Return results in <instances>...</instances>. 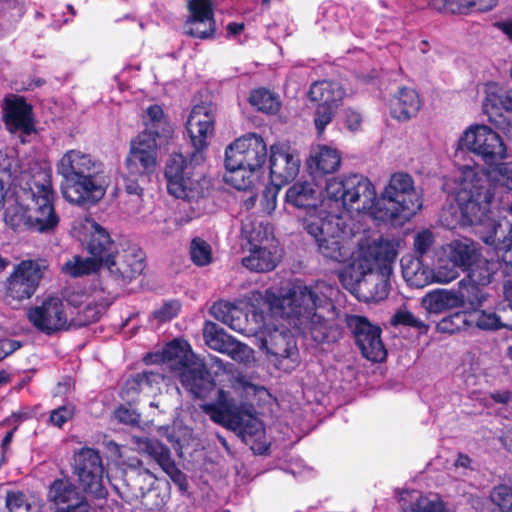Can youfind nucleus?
I'll use <instances>...</instances> for the list:
<instances>
[{
	"label": "nucleus",
	"instance_id": "nucleus-50",
	"mask_svg": "<svg viewBox=\"0 0 512 512\" xmlns=\"http://www.w3.org/2000/svg\"><path fill=\"white\" fill-rule=\"evenodd\" d=\"M190 256L197 266H206L212 261L211 246L201 238H194L190 244Z\"/></svg>",
	"mask_w": 512,
	"mask_h": 512
},
{
	"label": "nucleus",
	"instance_id": "nucleus-46",
	"mask_svg": "<svg viewBox=\"0 0 512 512\" xmlns=\"http://www.w3.org/2000/svg\"><path fill=\"white\" fill-rule=\"evenodd\" d=\"M459 275V268L450 261L449 257L445 255V252L441 250L437 264L434 269L431 270V281L439 284H448L456 280Z\"/></svg>",
	"mask_w": 512,
	"mask_h": 512
},
{
	"label": "nucleus",
	"instance_id": "nucleus-26",
	"mask_svg": "<svg viewBox=\"0 0 512 512\" xmlns=\"http://www.w3.org/2000/svg\"><path fill=\"white\" fill-rule=\"evenodd\" d=\"M116 280L123 283L130 282L144 270V257L141 250L129 248L122 254L115 255L104 264Z\"/></svg>",
	"mask_w": 512,
	"mask_h": 512
},
{
	"label": "nucleus",
	"instance_id": "nucleus-45",
	"mask_svg": "<svg viewBox=\"0 0 512 512\" xmlns=\"http://www.w3.org/2000/svg\"><path fill=\"white\" fill-rule=\"evenodd\" d=\"M402 274L405 281L412 287L422 288L433 283L431 271L423 267L419 259H413L407 264H403Z\"/></svg>",
	"mask_w": 512,
	"mask_h": 512
},
{
	"label": "nucleus",
	"instance_id": "nucleus-5",
	"mask_svg": "<svg viewBox=\"0 0 512 512\" xmlns=\"http://www.w3.org/2000/svg\"><path fill=\"white\" fill-rule=\"evenodd\" d=\"M101 164L90 154L79 149L66 151L56 169L64 179L62 194L65 200L79 206H91L106 193V182Z\"/></svg>",
	"mask_w": 512,
	"mask_h": 512
},
{
	"label": "nucleus",
	"instance_id": "nucleus-54",
	"mask_svg": "<svg viewBox=\"0 0 512 512\" xmlns=\"http://www.w3.org/2000/svg\"><path fill=\"white\" fill-rule=\"evenodd\" d=\"M338 109L317 105L314 112V125L319 135L331 123Z\"/></svg>",
	"mask_w": 512,
	"mask_h": 512
},
{
	"label": "nucleus",
	"instance_id": "nucleus-43",
	"mask_svg": "<svg viewBox=\"0 0 512 512\" xmlns=\"http://www.w3.org/2000/svg\"><path fill=\"white\" fill-rule=\"evenodd\" d=\"M279 185L267 186L258 197L256 195H250L244 200V206L246 209H252L259 203V212L265 215H270L277 206V195L279 192Z\"/></svg>",
	"mask_w": 512,
	"mask_h": 512
},
{
	"label": "nucleus",
	"instance_id": "nucleus-56",
	"mask_svg": "<svg viewBox=\"0 0 512 512\" xmlns=\"http://www.w3.org/2000/svg\"><path fill=\"white\" fill-rule=\"evenodd\" d=\"M105 311V306L102 304H88L81 312V318L78 319L77 325H88L93 323L101 317Z\"/></svg>",
	"mask_w": 512,
	"mask_h": 512
},
{
	"label": "nucleus",
	"instance_id": "nucleus-32",
	"mask_svg": "<svg viewBox=\"0 0 512 512\" xmlns=\"http://www.w3.org/2000/svg\"><path fill=\"white\" fill-rule=\"evenodd\" d=\"M320 192L313 182L298 181L286 191V202L299 209H306L307 214L321 209Z\"/></svg>",
	"mask_w": 512,
	"mask_h": 512
},
{
	"label": "nucleus",
	"instance_id": "nucleus-31",
	"mask_svg": "<svg viewBox=\"0 0 512 512\" xmlns=\"http://www.w3.org/2000/svg\"><path fill=\"white\" fill-rule=\"evenodd\" d=\"M279 262L276 242L250 246L249 254L242 259L244 267L255 272L273 270Z\"/></svg>",
	"mask_w": 512,
	"mask_h": 512
},
{
	"label": "nucleus",
	"instance_id": "nucleus-29",
	"mask_svg": "<svg viewBox=\"0 0 512 512\" xmlns=\"http://www.w3.org/2000/svg\"><path fill=\"white\" fill-rule=\"evenodd\" d=\"M483 305H466V310L455 313L449 319L442 321L443 329L448 328V324L456 321L462 322L468 327H477L481 330H497L506 325L502 322L501 317L493 311L481 310Z\"/></svg>",
	"mask_w": 512,
	"mask_h": 512
},
{
	"label": "nucleus",
	"instance_id": "nucleus-10",
	"mask_svg": "<svg viewBox=\"0 0 512 512\" xmlns=\"http://www.w3.org/2000/svg\"><path fill=\"white\" fill-rule=\"evenodd\" d=\"M165 177L168 192L176 198L189 202L204 196L206 181L195 175L190 162L182 154H172L166 164Z\"/></svg>",
	"mask_w": 512,
	"mask_h": 512
},
{
	"label": "nucleus",
	"instance_id": "nucleus-39",
	"mask_svg": "<svg viewBox=\"0 0 512 512\" xmlns=\"http://www.w3.org/2000/svg\"><path fill=\"white\" fill-rule=\"evenodd\" d=\"M103 264L94 257L73 255L61 266V272L69 277L78 278L88 276L99 271Z\"/></svg>",
	"mask_w": 512,
	"mask_h": 512
},
{
	"label": "nucleus",
	"instance_id": "nucleus-48",
	"mask_svg": "<svg viewBox=\"0 0 512 512\" xmlns=\"http://www.w3.org/2000/svg\"><path fill=\"white\" fill-rule=\"evenodd\" d=\"M250 103L259 111L266 113H275L278 111L280 103L278 98L268 90L258 89L251 93Z\"/></svg>",
	"mask_w": 512,
	"mask_h": 512
},
{
	"label": "nucleus",
	"instance_id": "nucleus-33",
	"mask_svg": "<svg viewBox=\"0 0 512 512\" xmlns=\"http://www.w3.org/2000/svg\"><path fill=\"white\" fill-rule=\"evenodd\" d=\"M4 121L8 130H21L29 134L33 130L31 107L22 98H8L4 108Z\"/></svg>",
	"mask_w": 512,
	"mask_h": 512
},
{
	"label": "nucleus",
	"instance_id": "nucleus-12",
	"mask_svg": "<svg viewBox=\"0 0 512 512\" xmlns=\"http://www.w3.org/2000/svg\"><path fill=\"white\" fill-rule=\"evenodd\" d=\"M259 348L264 351L276 367L292 370L298 359L297 347L294 338L286 330L265 327L255 335Z\"/></svg>",
	"mask_w": 512,
	"mask_h": 512
},
{
	"label": "nucleus",
	"instance_id": "nucleus-58",
	"mask_svg": "<svg viewBox=\"0 0 512 512\" xmlns=\"http://www.w3.org/2000/svg\"><path fill=\"white\" fill-rule=\"evenodd\" d=\"M179 310L180 304L178 302H167L153 312V318L157 319L159 322H166L174 318Z\"/></svg>",
	"mask_w": 512,
	"mask_h": 512
},
{
	"label": "nucleus",
	"instance_id": "nucleus-62",
	"mask_svg": "<svg viewBox=\"0 0 512 512\" xmlns=\"http://www.w3.org/2000/svg\"><path fill=\"white\" fill-rule=\"evenodd\" d=\"M138 381L139 380L137 375L133 376L132 378L126 381L123 388V393L128 400H133L135 396L142 393L141 390H139Z\"/></svg>",
	"mask_w": 512,
	"mask_h": 512
},
{
	"label": "nucleus",
	"instance_id": "nucleus-7",
	"mask_svg": "<svg viewBox=\"0 0 512 512\" xmlns=\"http://www.w3.org/2000/svg\"><path fill=\"white\" fill-rule=\"evenodd\" d=\"M345 210L355 211L352 207L336 206L325 190L321 209L306 214L303 219L304 229L315 240L319 252L337 262H344L350 253L349 231L342 215Z\"/></svg>",
	"mask_w": 512,
	"mask_h": 512
},
{
	"label": "nucleus",
	"instance_id": "nucleus-63",
	"mask_svg": "<svg viewBox=\"0 0 512 512\" xmlns=\"http://www.w3.org/2000/svg\"><path fill=\"white\" fill-rule=\"evenodd\" d=\"M497 0H470L469 12H485L493 9Z\"/></svg>",
	"mask_w": 512,
	"mask_h": 512
},
{
	"label": "nucleus",
	"instance_id": "nucleus-52",
	"mask_svg": "<svg viewBox=\"0 0 512 512\" xmlns=\"http://www.w3.org/2000/svg\"><path fill=\"white\" fill-rule=\"evenodd\" d=\"M391 323L394 325H405L419 330L427 331L428 326L417 318L406 307L399 308L392 317Z\"/></svg>",
	"mask_w": 512,
	"mask_h": 512
},
{
	"label": "nucleus",
	"instance_id": "nucleus-18",
	"mask_svg": "<svg viewBox=\"0 0 512 512\" xmlns=\"http://www.w3.org/2000/svg\"><path fill=\"white\" fill-rule=\"evenodd\" d=\"M266 157L267 148L263 138L256 134H249L227 147L225 166L245 165L257 170L265 163Z\"/></svg>",
	"mask_w": 512,
	"mask_h": 512
},
{
	"label": "nucleus",
	"instance_id": "nucleus-59",
	"mask_svg": "<svg viewBox=\"0 0 512 512\" xmlns=\"http://www.w3.org/2000/svg\"><path fill=\"white\" fill-rule=\"evenodd\" d=\"M74 415V407L72 405H64L50 414V423L54 426L61 427L64 423L69 421Z\"/></svg>",
	"mask_w": 512,
	"mask_h": 512
},
{
	"label": "nucleus",
	"instance_id": "nucleus-11",
	"mask_svg": "<svg viewBox=\"0 0 512 512\" xmlns=\"http://www.w3.org/2000/svg\"><path fill=\"white\" fill-rule=\"evenodd\" d=\"M459 146L492 165L507 157V148L501 136L486 125H471L459 138Z\"/></svg>",
	"mask_w": 512,
	"mask_h": 512
},
{
	"label": "nucleus",
	"instance_id": "nucleus-36",
	"mask_svg": "<svg viewBox=\"0 0 512 512\" xmlns=\"http://www.w3.org/2000/svg\"><path fill=\"white\" fill-rule=\"evenodd\" d=\"M420 109V99L414 89L403 87L390 101V114L399 121L414 117Z\"/></svg>",
	"mask_w": 512,
	"mask_h": 512
},
{
	"label": "nucleus",
	"instance_id": "nucleus-19",
	"mask_svg": "<svg viewBox=\"0 0 512 512\" xmlns=\"http://www.w3.org/2000/svg\"><path fill=\"white\" fill-rule=\"evenodd\" d=\"M482 111L488 120L501 129L512 128V89L505 91L495 83L483 86Z\"/></svg>",
	"mask_w": 512,
	"mask_h": 512
},
{
	"label": "nucleus",
	"instance_id": "nucleus-21",
	"mask_svg": "<svg viewBox=\"0 0 512 512\" xmlns=\"http://www.w3.org/2000/svg\"><path fill=\"white\" fill-rule=\"evenodd\" d=\"M153 132H142L132 142L126 165L132 174H146L157 167L158 140Z\"/></svg>",
	"mask_w": 512,
	"mask_h": 512
},
{
	"label": "nucleus",
	"instance_id": "nucleus-53",
	"mask_svg": "<svg viewBox=\"0 0 512 512\" xmlns=\"http://www.w3.org/2000/svg\"><path fill=\"white\" fill-rule=\"evenodd\" d=\"M491 499L501 512H512V491L509 487L504 485L496 487L491 493Z\"/></svg>",
	"mask_w": 512,
	"mask_h": 512
},
{
	"label": "nucleus",
	"instance_id": "nucleus-27",
	"mask_svg": "<svg viewBox=\"0 0 512 512\" xmlns=\"http://www.w3.org/2000/svg\"><path fill=\"white\" fill-rule=\"evenodd\" d=\"M190 16L185 24V31L191 36L209 38L215 32L211 0H190Z\"/></svg>",
	"mask_w": 512,
	"mask_h": 512
},
{
	"label": "nucleus",
	"instance_id": "nucleus-24",
	"mask_svg": "<svg viewBox=\"0 0 512 512\" xmlns=\"http://www.w3.org/2000/svg\"><path fill=\"white\" fill-rule=\"evenodd\" d=\"M298 154L286 144L271 146L270 175L276 185H283L293 180L299 172Z\"/></svg>",
	"mask_w": 512,
	"mask_h": 512
},
{
	"label": "nucleus",
	"instance_id": "nucleus-28",
	"mask_svg": "<svg viewBox=\"0 0 512 512\" xmlns=\"http://www.w3.org/2000/svg\"><path fill=\"white\" fill-rule=\"evenodd\" d=\"M187 130L194 147L197 150L204 148L214 132L212 108L206 104L194 106L187 120Z\"/></svg>",
	"mask_w": 512,
	"mask_h": 512
},
{
	"label": "nucleus",
	"instance_id": "nucleus-9",
	"mask_svg": "<svg viewBox=\"0 0 512 512\" xmlns=\"http://www.w3.org/2000/svg\"><path fill=\"white\" fill-rule=\"evenodd\" d=\"M201 409L213 422L238 432L245 442H249L251 437L260 439L264 433L262 422L256 417L253 406L237 405L224 390L218 391L214 403L203 404Z\"/></svg>",
	"mask_w": 512,
	"mask_h": 512
},
{
	"label": "nucleus",
	"instance_id": "nucleus-34",
	"mask_svg": "<svg viewBox=\"0 0 512 512\" xmlns=\"http://www.w3.org/2000/svg\"><path fill=\"white\" fill-rule=\"evenodd\" d=\"M346 96L341 84L333 81L314 82L309 89L308 97L319 106L338 109Z\"/></svg>",
	"mask_w": 512,
	"mask_h": 512
},
{
	"label": "nucleus",
	"instance_id": "nucleus-51",
	"mask_svg": "<svg viewBox=\"0 0 512 512\" xmlns=\"http://www.w3.org/2000/svg\"><path fill=\"white\" fill-rule=\"evenodd\" d=\"M233 360L248 365L254 362V351L248 345L243 344L233 338L225 353Z\"/></svg>",
	"mask_w": 512,
	"mask_h": 512
},
{
	"label": "nucleus",
	"instance_id": "nucleus-20",
	"mask_svg": "<svg viewBox=\"0 0 512 512\" xmlns=\"http://www.w3.org/2000/svg\"><path fill=\"white\" fill-rule=\"evenodd\" d=\"M28 319L41 332L51 335L69 327V318L61 298L49 296L29 309Z\"/></svg>",
	"mask_w": 512,
	"mask_h": 512
},
{
	"label": "nucleus",
	"instance_id": "nucleus-49",
	"mask_svg": "<svg viewBox=\"0 0 512 512\" xmlns=\"http://www.w3.org/2000/svg\"><path fill=\"white\" fill-rule=\"evenodd\" d=\"M163 368H157L156 370L144 371L137 374L139 390L146 395L155 394L160 390V384L164 380L162 374Z\"/></svg>",
	"mask_w": 512,
	"mask_h": 512
},
{
	"label": "nucleus",
	"instance_id": "nucleus-42",
	"mask_svg": "<svg viewBox=\"0 0 512 512\" xmlns=\"http://www.w3.org/2000/svg\"><path fill=\"white\" fill-rule=\"evenodd\" d=\"M255 169L245 165L235 167L226 166L224 180L227 184L238 190H247L251 188L256 180Z\"/></svg>",
	"mask_w": 512,
	"mask_h": 512
},
{
	"label": "nucleus",
	"instance_id": "nucleus-40",
	"mask_svg": "<svg viewBox=\"0 0 512 512\" xmlns=\"http://www.w3.org/2000/svg\"><path fill=\"white\" fill-rule=\"evenodd\" d=\"M143 120L146 127L144 132L151 131L158 138H169L173 132L159 105H150L145 111Z\"/></svg>",
	"mask_w": 512,
	"mask_h": 512
},
{
	"label": "nucleus",
	"instance_id": "nucleus-13",
	"mask_svg": "<svg viewBox=\"0 0 512 512\" xmlns=\"http://www.w3.org/2000/svg\"><path fill=\"white\" fill-rule=\"evenodd\" d=\"M73 473L79 486L97 498L106 495L104 466L99 452L92 448H82L73 456Z\"/></svg>",
	"mask_w": 512,
	"mask_h": 512
},
{
	"label": "nucleus",
	"instance_id": "nucleus-61",
	"mask_svg": "<svg viewBox=\"0 0 512 512\" xmlns=\"http://www.w3.org/2000/svg\"><path fill=\"white\" fill-rule=\"evenodd\" d=\"M115 418L124 424H136L139 421V414H137L134 410L128 409L126 407H119L115 413Z\"/></svg>",
	"mask_w": 512,
	"mask_h": 512
},
{
	"label": "nucleus",
	"instance_id": "nucleus-55",
	"mask_svg": "<svg viewBox=\"0 0 512 512\" xmlns=\"http://www.w3.org/2000/svg\"><path fill=\"white\" fill-rule=\"evenodd\" d=\"M6 507L9 512H30V504L20 491L7 492Z\"/></svg>",
	"mask_w": 512,
	"mask_h": 512
},
{
	"label": "nucleus",
	"instance_id": "nucleus-2",
	"mask_svg": "<svg viewBox=\"0 0 512 512\" xmlns=\"http://www.w3.org/2000/svg\"><path fill=\"white\" fill-rule=\"evenodd\" d=\"M4 221L13 229L52 232L60 218L54 207L51 171L34 163L20 172L19 189L15 199L5 208Z\"/></svg>",
	"mask_w": 512,
	"mask_h": 512
},
{
	"label": "nucleus",
	"instance_id": "nucleus-37",
	"mask_svg": "<svg viewBox=\"0 0 512 512\" xmlns=\"http://www.w3.org/2000/svg\"><path fill=\"white\" fill-rule=\"evenodd\" d=\"M442 250L450 261L463 271L467 270L480 253L477 245L468 239L452 241L443 246Z\"/></svg>",
	"mask_w": 512,
	"mask_h": 512
},
{
	"label": "nucleus",
	"instance_id": "nucleus-57",
	"mask_svg": "<svg viewBox=\"0 0 512 512\" xmlns=\"http://www.w3.org/2000/svg\"><path fill=\"white\" fill-rule=\"evenodd\" d=\"M434 235L430 230H422L414 237V250L419 255L426 254L434 244Z\"/></svg>",
	"mask_w": 512,
	"mask_h": 512
},
{
	"label": "nucleus",
	"instance_id": "nucleus-6",
	"mask_svg": "<svg viewBox=\"0 0 512 512\" xmlns=\"http://www.w3.org/2000/svg\"><path fill=\"white\" fill-rule=\"evenodd\" d=\"M397 257V244L390 240L361 243L352 255L351 268L354 279L369 292L374 301L387 298L389 278Z\"/></svg>",
	"mask_w": 512,
	"mask_h": 512
},
{
	"label": "nucleus",
	"instance_id": "nucleus-41",
	"mask_svg": "<svg viewBox=\"0 0 512 512\" xmlns=\"http://www.w3.org/2000/svg\"><path fill=\"white\" fill-rule=\"evenodd\" d=\"M241 232L250 246L276 242L267 225L250 217L242 221Z\"/></svg>",
	"mask_w": 512,
	"mask_h": 512
},
{
	"label": "nucleus",
	"instance_id": "nucleus-22",
	"mask_svg": "<svg viewBox=\"0 0 512 512\" xmlns=\"http://www.w3.org/2000/svg\"><path fill=\"white\" fill-rule=\"evenodd\" d=\"M497 270L498 263L484 258L480 252L477 259L465 271L466 277L459 281V288L463 289L471 297L475 294H481L483 298L480 300L479 305H483L488 298V294L481 290L480 287L490 284Z\"/></svg>",
	"mask_w": 512,
	"mask_h": 512
},
{
	"label": "nucleus",
	"instance_id": "nucleus-4",
	"mask_svg": "<svg viewBox=\"0 0 512 512\" xmlns=\"http://www.w3.org/2000/svg\"><path fill=\"white\" fill-rule=\"evenodd\" d=\"M338 293L337 288L324 282L308 287L300 283H290L279 293L268 289L265 293L270 310L282 317H295L300 324L319 323L324 319V311L333 309L332 298Z\"/></svg>",
	"mask_w": 512,
	"mask_h": 512
},
{
	"label": "nucleus",
	"instance_id": "nucleus-38",
	"mask_svg": "<svg viewBox=\"0 0 512 512\" xmlns=\"http://www.w3.org/2000/svg\"><path fill=\"white\" fill-rule=\"evenodd\" d=\"M211 314L236 332L244 333L246 331V314L229 302L214 304L211 308Z\"/></svg>",
	"mask_w": 512,
	"mask_h": 512
},
{
	"label": "nucleus",
	"instance_id": "nucleus-35",
	"mask_svg": "<svg viewBox=\"0 0 512 512\" xmlns=\"http://www.w3.org/2000/svg\"><path fill=\"white\" fill-rule=\"evenodd\" d=\"M340 164V152L336 148L327 145L313 147L307 159V166L311 173H333L339 169Z\"/></svg>",
	"mask_w": 512,
	"mask_h": 512
},
{
	"label": "nucleus",
	"instance_id": "nucleus-16",
	"mask_svg": "<svg viewBox=\"0 0 512 512\" xmlns=\"http://www.w3.org/2000/svg\"><path fill=\"white\" fill-rule=\"evenodd\" d=\"M74 236L86 247L88 253L104 264L116 251L115 243L109 233L93 219L84 218L73 225Z\"/></svg>",
	"mask_w": 512,
	"mask_h": 512
},
{
	"label": "nucleus",
	"instance_id": "nucleus-44",
	"mask_svg": "<svg viewBox=\"0 0 512 512\" xmlns=\"http://www.w3.org/2000/svg\"><path fill=\"white\" fill-rule=\"evenodd\" d=\"M79 493L75 485L68 479H57L49 487L48 500L55 505L67 504L78 500Z\"/></svg>",
	"mask_w": 512,
	"mask_h": 512
},
{
	"label": "nucleus",
	"instance_id": "nucleus-25",
	"mask_svg": "<svg viewBox=\"0 0 512 512\" xmlns=\"http://www.w3.org/2000/svg\"><path fill=\"white\" fill-rule=\"evenodd\" d=\"M23 171L12 149L0 150V208L13 203L19 189L20 172Z\"/></svg>",
	"mask_w": 512,
	"mask_h": 512
},
{
	"label": "nucleus",
	"instance_id": "nucleus-15",
	"mask_svg": "<svg viewBox=\"0 0 512 512\" xmlns=\"http://www.w3.org/2000/svg\"><path fill=\"white\" fill-rule=\"evenodd\" d=\"M477 233L485 244L495 248L506 272L512 273V204L500 213L498 221L486 222Z\"/></svg>",
	"mask_w": 512,
	"mask_h": 512
},
{
	"label": "nucleus",
	"instance_id": "nucleus-8",
	"mask_svg": "<svg viewBox=\"0 0 512 512\" xmlns=\"http://www.w3.org/2000/svg\"><path fill=\"white\" fill-rule=\"evenodd\" d=\"M156 361L169 368L182 385L195 397H204L212 387L204 363L195 356L190 345L184 340H174L166 345Z\"/></svg>",
	"mask_w": 512,
	"mask_h": 512
},
{
	"label": "nucleus",
	"instance_id": "nucleus-60",
	"mask_svg": "<svg viewBox=\"0 0 512 512\" xmlns=\"http://www.w3.org/2000/svg\"><path fill=\"white\" fill-rule=\"evenodd\" d=\"M343 120L348 130L356 132L361 127L363 117L359 111L347 108L343 112Z\"/></svg>",
	"mask_w": 512,
	"mask_h": 512
},
{
	"label": "nucleus",
	"instance_id": "nucleus-14",
	"mask_svg": "<svg viewBox=\"0 0 512 512\" xmlns=\"http://www.w3.org/2000/svg\"><path fill=\"white\" fill-rule=\"evenodd\" d=\"M44 260H23L13 270L6 284V296L15 301L31 298L47 270Z\"/></svg>",
	"mask_w": 512,
	"mask_h": 512
},
{
	"label": "nucleus",
	"instance_id": "nucleus-64",
	"mask_svg": "<svg viewBox=\"0 0 512 512\" xmlns=\"http://www.w3.org/2000/svg\"><path fill=\"white\" fill-rule=\"evenodd\" d=\"M20 348V343L10 339L0 340V361Z\"/></svg>",
	"mask_w": 512,
	"mask_h": 512
},
{
	"label": "nucleus",
	"instance_id": "nucleus-23",
	"mask_svg": "<svg viewBox=\"0 0 512 512\" xmlns=\"http://www.w3.org/2000/svg\"><path fill=\"white\" fill-rule=\"evenodd\" d=\"M481 294L469 296L463 289L457 291L436 289L427 293L421 300L422 306L429 313H442L449 309L466 308V305H479Z\"/></svg>",
	"mask_w": 512,
	"mask_h": 512
},
{
	"label": "nucleus",
	"instance_id": "nucleus-1",
	"mask_svg": "<svg viewBox=\"0 0 512 512\" xmlns=\"http://www.w3.org/2000/svg\"><path fill=\"white\" fill-rule=\"evenodd\" d=\"M326 191L336 206L369 211L376 219L396 225H403L422 208L421 195L412 177L403 172L391 176L379 200L373 183L360 174L330 178Z\"/></svg>",
	"mask_w": 512,
	"mask_h": 512
},
{
	"label": "nucleus",
	"instance_id": "nucleus-17",
	"mask_svg": "<svg viewBox=\"0 0 512 512\" xmlns=\"http://www.w3.org/2000/svg\"><path fill=\"white\" fill-rule=\"evenodd\" d=\"M346 323L354 334L356 344L366 359L372 362L385 360L387 350L381 339V329L378 326L358 315L347 316Z\"/></svg>",
	"mask_w": 512,
	"mask_h": 512
},
{
	"label": "nucleus",
	"instance_id": "nucleus-30",
	"mask_svg": "<svg viewBox=\"0 0 512 512\" xmlns=\"http://www.w3.org/2000/svg\"><path fill=\"white\" fill-rule=\"evenodd\" d=\"M132 441L139 452L152 457L173 481H181L183 475L172 460L169 448L149 438L133 437Z\"/></svg>",
	"mask_w": 512,
	"mask_h": 512
},
{
	"label": "nucleus",
	"instance_id": "nucleus-3",
	"mask_svg": "<svg viewBox=\"0 0 512 512\" xmlns=\"http://www.w3.org/2000/svg\"><path fill=\"white\" fill-rule=\"evenodd\" d=\"M459 181L455 197L463 223L482 230L486 222L498 221L500 213L506 210L502 208L494 213L489 209L494 198L491 189L503 188L512 191V162L498 164L487 172L465 167Z\"/></svg>",
	"mask_w": 512,
	"mask_h": 512
},
{
	"label": "nucleus",
	"instance_id": "nucleus-47",
	"mask_svg": "<svg viewBox=\"0 0 512 512\" xmlns=\"http://www.w3.org/2000/svg\"><path fill=\"white\" fill-rule=\"evenodd\" d=\"M203 337L207 346L215 351L226 353L233 338L212 322H206Z\"/></svg>",
	"mask_w": 512,
	"mask_h": 512
}]
</instances>
